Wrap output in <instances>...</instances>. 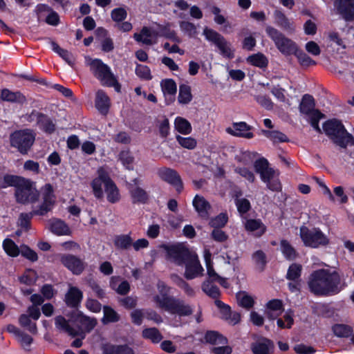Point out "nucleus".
Returning a JSON list of instances; mask_svg holds the SVG:
<instances>
[{
	"mask_svg": "<svg viewBox=\"0 0 354 354\" xmlns=\"http://www.w3.org/2000/svg\"><path fill=\"white\" fill-rule=\"evenodd\" d=\"M309 291L316 297H326L339 293L341 277L335 270L320 268L313 271L307 281Z\"/></svg>",
	"mask_w": 354,
	"mask_h": 354,
	"instance_id": "f257e3e1",
	"label": "nucleus"
},
{
	"mask_svg": "<svg viewBox=\"0 0 354 354\" xmlns=\"http://www.w3.org/2000/svg\"><path fill=\"white\" fill-rule=\"evenodd\" d=\"M97 175L91 182V187L95 198L97 200L103 199L102 185H104L107 201L111 204L119 202L121 198L120 190L106 169L100 167L97 170Z\"/></svg>",
	"mask_w": 354,
	"mask_h": 354,
	"instance_id": "f03ea898",
	"label": "nucleus"
},
{
	"mask_svg": "<svg viewBox=\"0 0 354 354\" xmlns=\"http://www.w3.org/2000/svg\"><path fill=\"white\" fill-rule=\"evenodd\" d=\"M41 203L32 212L28 213H21L18 219V225L25 232L31 228V220L33 216L46 215L51 212L56 204V196L54 194L53 187L50 183H46L41 189Z\"/></svg>",
	"mask_w": 354,
	"mask_h": 354,
	"instance_id": "7ed1b4c3",
	"label": "nucleus"
},
{
	"mask_svg": "<svg viewBox=\"0 0 354 354\" xmlns=\"http://www.w3.org/2000/svg\"><path fill=\"white\" fill-rule=\"evenodd\" d=\"M164 288H166V286L162 285L160 290V295H156L153 298L160 308L180 317L190 316L193 314L194 309L192 306L186 304L183 299L169 295V290L163 292Z\"/></svg>",
	"mask_w": 354,
	"mask_h": 354,
	"instance_id": "20e7f679",
	"label": "nucleus"
},
{
	"mask_svg": "<svg viewBox=\"0 0 354 354\" xmlns=\"http://www.w3.org/2000/svg\"><path fill=\"white\" fill-rule=\"evenodd\" d=\"M324 133L332 142L342 149L354 146V137L337 119H329L322 124Z\"/></svg>",
	"mask_w": 354,
	"mask_h": 354,
	"instance_id": "39448f33",
	"label": "nucleus"
},
{
	"mask_svg": "<svg viewBox=\"0 0 354 354\" xmlns=\"http://www.w3.org/2000/svg\"><path fill=\"white\" fill-rule=\"evenodd\" d=\"M90 67L93 75L100 81L102 85L113 87L116 92H120L121 85L107 64L100 59H94L91 61Z\"/></svg>",
	"mask_w": 354,
	"mask_h": 354,
	"instance_id": "423d86ee",
	"label": "nucleus"
},
{
	"mask_svg": "<svg viewBox=\"0 0 354 354\" xmlns=\"http://www.w3.org/2000/svg\"><path fill=\"white\" fill-rule=\"evenodd\" d=\"M9 140L12 148L16 149L19 153L25 156L28 153L35 142V134L29 129L15 130L10 134Z\"/></svg>",
	"mask_w": 354,
	"mask_h": 354,
	"instance_id": "0eeeda50",
	"label": "nucleus"
},
{
	"mask_svg": "<svg viewBox=\"0 0 354 354\" xmlns=\"http://www.w3.org/2000/svg\"><path fill=\"white\" fill-rule=\"evenodd\" d=\"M266 32L281 54L289 56L297 53L299 47L296 42L286 37L279 30L271 26H267Z\"/></svg>",
	"mask_w": 354,
	"mask_h": 354,
	"instance_id": "6e6552de",
	"label": "nucleus"
},
{
	"mask_svg": "<svg viewBox=\"0 0 354 354\" xmlns=\"http://www.w3.org/2000/svg\"><path fill=\"white\" fill-rule=\"evenodd\" d=\"M299 236L305 246L312 248L326 246L329 243V239L319 227L309 229L302 225L299 228Z\"/></svg>",
	"mask_w": 354,
	"mask_h": 354,
	"instance_id": "1a4fd4ad",
	"label": "nucleus"
},
{
	"mask_svg": "<svg viewBox=\"0 0 354 354\" xmlns=\"http://www.w3.org/2000/svg\"><path fill=\"white\" fill-rule=\"evenodd\" d=\"M158 248L165 251L167 260L179 266L184 265L193 255L189 248L180 243L175 244L162 243L159 245Z\"/></svg>",
	"mask_w": 354,
	"mask_h": 354,
	"instance_id": "9d476101",
	"label": "nucleus"
},
{
	"mask_svg": "<svg viewBox=\"0 0 354 354\" xmlns=\"http://www.w3.org/2000/svg\"><path fill=\"white\" fill-rule=\"evenodd\" d=\"M39 195L35 183L29 178H26L17 189H15V200L19 204H34L38 201Z\"/></svg>",
	"mask_w": 354,
	"mask_h": 354,
	"instance_id": "9b49d317",
	"label": "nucleus"
},
{
	"mask_svg": "<svg viewBox=\"0 0 354 354\" xmlns=\"http://www.w3.org/2000/svg\"><path fill=\"white\" fill-rule=\"evenodd\" d=\"M203 35L209 42L214 44L219 50L220 54L225 58L232 59L234 57V50L231 48L230 42L217 31L205 27Z\"/></svg>",
	"mask_w": 354,
	"mask_h": 354,
	"instance_id": "f8f14e48",
	"label": "nucleus"
},
{
	"mask_svg": "<svg viewBox=\"0 0 354 354\" xmlns=\"http://www.w3.org/2000/svg\"><path fill=\"white\" fill-rule=\"evenodd\" d=\"M158 174L163 181L173 186L178 194L183 192L184 189L183 182L180 176L175 169L162 167L158 170Z\"/></svg>",
	"mask_w": 354,
	"mask_h": 354,
	"instance_id": "ddd939ff",
	"label": "nucleus"
},
{
	"mask_svg": "<svg viewBox=\"0 0 354 354\" xmlns=\"http://www.w3.org/2000/svg\"><path fill=\"white\" fill-rule=\"evenodd\" d=\"M60 262L75 275L81 274L86 268V263L82 259L71 254H62Z\"/></svg>",
	"mask_w": 354,
	"mask_h": 354,
	"instance_id": "4468645a",
	"label": "nucleus"
},
{
	"mask_svg": "<svg viewBox=\"0 0 354 354\" xmlns=\"http://www.w3.org/2000/svg\"><path fill=\"white\" fill-rule=\"evenodd\" d=\"M334 6L346 21H354V0H334Z\"/></svg>",
	"mask_w": 354,
	"mask_h": 354,
	"instance_id": "2eb2a0df",
	"label": "nucleus"
},
{
	"mask_svg": "<svg viewBox=\"0 0 354 354\" xmlns=\"http://www.w3.org/2000/svg\"><path fill=\"white\" fill-rule=\"evenodd\" d=\"M83 299V292L76 286H70L64 296L66 305L71 308H78Z\"/></svg>",
	"mask_w": 354,
	"mask_h": 354,
	"instance_id": "dca6fc26",
	"label": "nucleus"
},
{
	"mask_svg": "<svg viewBox=\"0 0 354 354\" xmlns=\"http://www.w3.org/2000/svg\"><path fill=\"white\" fill-rule=\"evenodd\" d=\"M184 265L185 266V271L184 277L187 280H191L197 277L203 271L198 257L192 255Z\"/></svg>",
	"mask_w": 354,
	"mask_h": 354,
	"instance_id": "f3484780",
	"label": "nucleus"
},
{
	"mask_svg": "<svg viewBox=\"0 0 354 354\" xmlns=\"http://www.w3.org/2000/svg\"><path fill=\"white\" fill-rule=\"evenodd\" d=\"M274 349V342L267 337H261L251 344V351L253 354H272Z\"/></svg>",
	"mask_w": 354,
	"mask_h": 354,
	"instance_id": "a211bd4d",
	"label": "nucleus"
},
{
	"mask_svg": "<svg viewBox=\"0 0 354 354\" xmlns=\"http://www.w3.org/2000/svg\"><path fill=\"white\" fill-rule=\"evenodd\" d=\"M244 227L248 232H252L255 238L261 237L267 231L266 225L260 218L246 219Z\"/></svg>",
	"mask_w": 354,
	"mask_h": 354,
	"instance_id": "6ab92c4d",
	"label": "nucleus"
},
{
	"mask_svg": "<svg viewBox=\"0 0 354 354\" xmlns=\"http://www.w3.org/2000/svg\"><path fill=\"white\" fill-rule=\"evenodd\" d=\"M192 205L201 218L205 220L209 218L212 206L203 196L196 194L193 199Z\"/></svg>",
	"mask_w": 354,
	"mask_h": 354,
	"instance_id": "aec40b11",
	"label": "nucleus"
},
{
	"mask_svg": "<svg viewBox=\"0 0 354 354\" xmlns=\"http://www.w3.org/2000/svg\"><path fill=\"white\" fill-rule=\"evenodd\" d=\"M160 86L165 98L166 105H169L175 100L177 85L173 79H165L161 81Z\"/></svg>",
	"mask_w": 354,
	"mask_h": 354,
	"instance_id": "412c9836",
	"label": "nucleus"
},
{
	"mask_svg": "<svg viewBox=\"0 0 354 354\" xmlns=\"http://www.w3.org/2000/svg\"><path fill=\"white\" fill-rule=\"evenodd\" d=\"M1 100L3 102L23 105L27 102L26 97L20 91H12L8 88H3L0 93Z\"/></svg>",
	"mask_w": 354,
	"mask_h": 354,
	"instance_id": "4be33fe9",
	"label": "nucleus"
},
{
	"mask_svg": "<svg viewBox=\"0 0 354 354\" xmlns=\"http://www.w3.org/2000/svg\"><path fill=\"white\" fill-rule=\"evenodd\" d=\"M233 129L228 128L227 131L232 136L251 139L254 137V133L251 132L252 127L248 125L245 122H239L233 123Z\"/></svg>",
	"mask_w": 354,
	"mask_h": 354,
	"instance_id": "5701e85b",
	"label": "nucleus"
},
{
	"mask_svg": "<svg viewBox=\"0 0 354 354\" xmlns=\"http://www.w3.org/2000/svg\"><path fill=\"white\" fill-rule=\"evenodd\" d=\"M71 318L82 330L86 332L91 331L97 324V321L95 318H91L86 316L81 311L75 313L71 316Z\"/></svg>",
	"mask_w": 354,
	"mask_h": 354,
	"instance_id": "b1692460",
	"label": "nucleus"
},
{
	"mask_svg": "<svg viewBox=\"0 0 354 354\" xmlns=\"http://www.w3.org/2000/svg\"><path fill=\"white\" fill-rule=\"evenodd\" d=\"M111 106L110 98L107 94L102 89L96 93L95 106L97 111L103 115H106Z\"/></svg>",
	"mask_w": 354,
	"mask_h": 354,
	"instance_id": "393cba45",
	"label": "nucleus"
},
{
	"mask_svg": "<svg viewBox=\"0 0 354 354\" xmlns=\"http://www.w3.org/2000/svg\"><path fill=\"white\" fill-rule=\"evenodd\" d=\"M50 230L57 236L71 234V230L68 225L60 218H53L50 221Z\"/></svg>",
	"mask_w": 354,
	"mask_h": 354,
	"instance_id": "a878e982",
	"label": "nucleus"
},
{
	"mask_svg": "<svg viewBox=\"0 0 354 354\" xmlns=\"http://www.w3.org/2000/svg\"><path fill=\"white\" fill-rule=\"evenodd\" d=\"M283 301L279 299H273L266 304V314L269 319H274L283 311Z\"/></svg>",
	"mask_w": 354,
	"mask_h": 354,
	"instance_id": "bb28decb",
	"label": "nucleus"
},
{
	"mask_svg": "<svg viewBox=\"0 0 354 354\" xmlns=\"http://www.w3.org/2000/svg\"><path fill=\"white\" fill-rule=\"evenodd\" d=\"M129 191L133 204H145L148 202L149 194L140 187H133L131 185Z\"/></svg>",
	"mask_w": 354,
	"mask_h": 354,
	"instance_id": "cd10ccee",
	"label": "nucleus"
},
{
	"mask_svg": "<svg viewBox=\"0 0 354 354\" xmlns=\"http://www.w3.org/2000/svg\"><path fill=\"white\" fill-rule=\"evenodd\" d=\"M37 125L44 133L52 134L55 132L56 128L53 120L46 114L41 113L37 122Z\"/></svg>",
	"mask_w": 354,
	"mask_h": 354,
	"instance_id": "c85d7f7f",
	"label": "nucleus"
},
{
	"mask_svg": "<svg viewBox=\"0 0 354 354\" xmlns=\"http://www.w3.org/2000/svg\"><path fill=\"white\" fill-rule=\"evenodd\" d=\"M204 340L212 345L227 344V339L216 330H207L204 335Z\"/></svg>",
	"mask_w": 354,
	"mask_h": 354,
	"instance_id": "c756f323",
	"label": "nucleus"
},
{
	"mask_svg": "<svg viewBox=\"0 0 354 354\" xmlns=\"http://www.w3.org/2000/svg\"><path fill=\"white\" fill-rule=\"evenodd\" d=\"M102 351L103 354H129L131 347L127 344L123 345H114L111 343L104 344L102 346Z\"/></svg>",
	"mask_w": 354,
	"mask_h": 354,
	"instance_id": "7c9ffc66",
	"label": "nucleus"
},
{
	"mask_svg": "<svg viewBox=\"0 0 354 354\" xmlns=\"http://www.w3.org/2000/svg\"><path fill=\"white\" fill-rule=\"evenodd\" d=\"M246 61L250 65L261 69L266 68L269 64L268 57L260 52L248 56Z\"/></svg>",
	"mask_w": 354,
	"mask_h": 354,
	"instance_id": "2f4dec72",
	"label": "nucleus"
},
{
	"mask_svg": "<svg viewBox=\"0 0 354 354\" xmlns=\"http://www.w3.org/2000/svg\"><path fill=\"white\" fill-rule=\"evenodd\" d=\"M44 39L48 41L51 45L52 50L58 54L64 60H65L68 64H73V57L71 52L68 50L62 48L57 42L53 41L49 37H45Z\"/></svg>",
	"mask_w": 354,
	"mask_h": 354,
	"instance_id": "473e14b6",
	"label": "nucleus"
},
{
	"mask_svg": "<svg viewBox=\"0 0 354 354\" xmlns=\"http://www.w3.org/2000/svg\"><path fill=\"white\" fill-rule=\"evenodd\" d=\"M261 133L264 136L270 140L273 145L288 142L290 141L288 137L285 133L278 130L262 129Z\"/></svg>",
	"mask_w": 354,
	"mask_h": 354,
	"instance_id": "72a5a7b5",
	"label": "nucleus"
},
{
	"mask_svg": "<svg viewBox=\"0 0 354 354\" xmlns=\"http://www.w3.org/2000/svg\"><path fill=\"white\" fill-rule=\"evenodd\" d=\"M118 160L121 162L125 169H133L135 158L129 149L121 150L118 155Z\"/></svg>",
	"mask_w": 354,
	"mask_h": 354,
	"instance_id": "f704fd0d",
	"label": "nucleus"
},
{
	"mask_svg": "<svg viewBox=\"0 0 354 354\" xmlns=\"http://www.w3.org/2000/svg\"><path fill=\"white\" fill-rule=\"evenodd\" d=\"M280 249L285 259L288 261H294L298 256V253L294 247L286 239L280 241Z\"/></svg>",
	"mask_w": 354,
	"mask_h": 354,
	"instance_id": "c9c22d12",
	"label": "nucleus"
},
{
	"mask_svg": "<svg viewBox=\"0 0 354 354\" xmlns=\"http://www.w3.org/2000/svg\"><path fill=\"white\" fill-rule=\"evenodd\" d=\"M315 107L314 97L310 94L304 95L299 104V111L304 115L309 114L315 109Z\"/></svg>",
	"mask_w": 354,
	"mask_h": 354,
	"instance_id": "e433bc0d",
	"label": "nucleus"
},
{
	"mask_svg": "<svg viewBox=\"0 0 354 354\" xmlns=\"http://www.w3.org/2000/svg\"><path fill=\"white\" fill-rule=\"evenodd\" d=\"M153 32L149 27L144 26L138 33H134L133 38L138 42H141L146 45H151Z\"/></svg>",
	"mask_w": 354,
	"mask_h": 354,
	"instance_id": "4c0bfd02",
	"label": "nucleus"
},
{
	"mask_svg": "<svg viewBox=\"0 0 354 354\" xmlns=\"http://www.w3.org/2000/svg\"><path fill=\"white\" fill-rule=\"evenodd\" d=\"M174 128L183 135H188L192 131L191 123L187 119L180 116L175 118Z\"/></svg>",
	"mask_w": 354,
	"mask_h": 354,
	"instance_id": "58836bf2",
	"label": "nucleus"
},
{
	"mask_svg": "<svg viewBox=\"0 0 354 354\" xmlns=\"http://www.w3.org/2000/svg\"><path fill=\"white\" fill-rule=\"evenodd\" d=\"M212 283L209 280L203 281L201 286L202 290L210 298L215 300L218 299L221 295V290L217 286L212 284Z\"/></svg>",
	"mask_w": 354,
	"mask_h": 354,
	"instance_id": "ea45409f",
	"label": "nucleus"
},
{
	"mask_svg": "<svg viewBox=\"0 0 354 354\" xmlns=\"http://www.w3.org/2000/svg\"><path fill=\"white\" fill-rule=\"evenodd\" d=\"M26 178L12 174H5L3 178V183L1 187L6 188L8 187H14L17 189L20 185L25 180Z\"/></svg>",
	"mask_w": 354,
	"mask_h": 354,
	"instance_id": "a19ab883",
	"label": "nucleus"
},
{
	"mask_svg": "<svg viewBox=\"0 0 354 354\" xmlns=\"http://www.w3.org/2000/svg\"><path fill=\"white\" fill-rule=\"evenodd\" d=\"M115 247L118 250H127L133 244V239L129 234L116 235L113 240Z\"/></svg>",
	"mask_w": 354,
	"mask_h": 354,
	"instance_id": "79ce46f5",
	"label": "nucleus"
},
{
	"mask_svg": "<svg viewBox=\"0 0 354 354\" xmlns=\"http://www.w3.org/2000/svg\"><path fill=\"white\" fill-rule=\"evenodd\" d=\"M332 331L338 337L347 338L353 333V328L344 324H335L332 326Z\"/></svg>",
	"mask_w": 354,
	"mask_h": 354,
	"instance_id": "37998d69",
	"label": "nucleus"
},
{
	"mask_svg": "<svg viewBox=\"0 0 354 354\" xmlns=\"http://www.w3.org/2000/svg\"><path fill=\"white\" fill-rule=\"evenodd\" d=\"M236 297L239 306L245 309H250L254 305V299L245 291H239L236 293Z\"/></svg>",
	"mask_w": 354,
	"mask_h": 354,
	"instance_id": "c03bdc74",
	"label": "nucleus"
},
{
	"mask_svg": "<svg viewBox=\"0 0 354 354\" xmlns=\"http://www.w3.org/2000/svg\"><path fill=\"white\" fill-rule=\"evenodd\" d=\"M3 248L6 253L11 257H17L20 254L21 246L18 245L10 239H6L3 241Z\"/></svg>",
	"mask_w": 354,
	"mask_h": 354,
	"instance_id": "a18cd8bd",
	"label": "nucleus"
},
{
	"mask_svg": "<svg viewBox=\"0 0 354 354\" xmlns=\"http://www.w3.org/2000/svg\"><path fill=\"white\" fill-rule=\"evenodd\" d=\"M301 273L302 266L299 263H293L289 266L286 278L289 281L301 280Z\"/></svg>",
	"mask_w": 354,
	"mask_h": 354,
	"instance_id": "49530a36",
	"label": "nucleus"
},
{
	"mask_svg": "<svg viewBox=\"0 0 354 354\" xmlns=\"http://www.w3.org/2000/svg\"><path fill=\"white\" fill-rule=\"evenodd\" d=\"M274 16L276 20L277 25L281 28L282 29L286 30H290L294 29L292 24L290 22L288 17L281 11L276 10L274 12Z\"/></svg>",
	"mask_w": 354,
	"mask_h": 354,
	"instance_id": "de8ad7c7",
	"label": "nucleus"
},
{
	"mask_svg": "<svg viewBox=\"0 0 354 354\" xmlns=\"http://www.w3.org/2000/svg\"><path fill=\"white\" fill-rule=\"evenodd\" d=\"M142 335L145 339H150L153 344L159 343L163 338L160 332L155 327L145 328Z\"/></svg>",
	"mask_w": 354,
	"mask_h": 354,
	"instance_id": "09e8293b",
	"label": "nucleus"
},
{
	"mask_svg": "<svg viewBox=\"0 0 354 354\" xmlns=\"http://www.w3.org/2000/svg\"><path fill=\"white\" fill-rule=\"evenodd\" d=\"M103 311L104 317L102 318V322L104 324L118 322L120 319V315L109 306H104Z\"/></svg>",
	"mask_w": 354,
	"mask_h": 354,
	"instance_id": "8fccbe9b",
	"label": "nucleus"
},
{
	"mask_svg": "<svg viewBox=\"0 0 354 354\" xmlns=\"http://www.w3.org/2000/svg\"><path fill=\"white\" fill-rule=\"evenodd\" d=\"M178 102L182 104H187L192 100L191 87L185 84H182L179 86Z\"/></svg>",
	"mask_w": 354,
	"mask_h": 354,
	"instance_id": "3c124183",
	"label": "nucleus"
},
{
	"mask_svg": "<svg viewBox=\"0 0 354 354\" xmlns=\"http://www.w3.org/2000/svg\"><path fill=\"white\" fill-rule=\"evenodd\" d=\"M18 279L21 283L31 286L37 281V272L32 269H27Z\"/></svg>",
	"mask_w": 354,
	"mask_h": 354,
	"instance_id": "603ef678",
	"label": "nucleus"
},
{
	"mask_svg": "<svg viewBox=\"0 0 354 354\" xmlns=\"http://www.w3.org/2000/svg\"><path fill=\"white\" fill-rule=\"evenodd\" d=\"M228 222V216L227 213H220L218 215L213 217L209 221L210 227L214 229H221L225 227Z\"/></svg>",
	"mask_w": 354,
	"mask_h": 354,
	"instance_id": "864d4df0",
	"label": "nucleus"
},
{
	"mask_svg": "<svg viewBox=\"0 0 354 354\" xmlns=\"http://www.w3.org/2000/svg\"><path fill=\"white\" fill-rule=\"evenodd\" d=\"M136 75L141 80H151L153 78L150 68L147 65L137 64L135 68Z\"/></svg>",
	"mask_w": 354,
	"mask_h": 354,
	"instance_id": "5fc2aeb1",
	"label": "nucleus"
},
{
	"mask_svg": "<svg viewBox=\"0 0 354 354\" xmlns=\"http://www.w3.org/2000/svg\"><path fill=\"white\" fill-rule=\"evenodd\" d=\"M294 55L297 58L299 64L303 66L308 67L310 66L315 65L317 64L315 60H313L309 55H308L299 48L297 49V53H295Z\"/></svg>",
	"mask_w": 354,
	"mask_h": 354,
	"instance_id": "6e6d98bb",
	"label": "nucleus"
},
{
	"mask_svg": "<svg viewBox=\"0 0 354 354\" xmlns=\"http://www.w3.org/2000/svg\"><path fill=\"white\" fill-rule=\"evenodd\" d=\"M160 32L162 37L170 39L172 41L176 43H180L181 41L175 30L171 29V25L169 23L160 28Z\"/></svg>",
	"mask_w": 354,
	"mask_h": 354,
	"instance_id": "4d7b16f0",
	"label": "nucleus"
},
{
	"mask_svg": "<svg viewBox=\"0 0 354 354\" xmlns=\"http://www.w3.org/2000/svg\"><path fill=\"white\" fill-rule=\"evenodd\" d=\"M176 139L182 147L189 150L195 149L197 145L196 140L192 137H183L176 135Z\"/></svg>",
	"mask_w": 354,
	"mask_h": 354,
	"instance_id": "13d9d810",
	"label": "nucleus"
},
{
	"mask_svg": "<svg viewBox=\"0 0 354 354\" xmlns=\"http://www.w3.org/2000/svg\"><path fill=\"white\" fill-rule=\"evenodd\" d=\"M234 203L241 216L247 214L252 208L250 201L245 198H236Z\"/></svg>",
	"mask_w": 354,
	"mask_h": 354,
	"instance_id": "bf43d9fd",
	"label": "nucleus"
},
{
	"mask_svg": "<svg viewBox=\"0 0 354 354\" xmlns=\"http://www.w3.org/2000/svg\"><path fill=\"white\" fill-rule=\"evenodd\" d=\"M20 254L31 262H35L38 260L37 252L26 244L21 245Z\"/></svg>",
	"mask_w": 354,
	"mask_h": 354,
	"instance_id": "052dcab7",
	"label": "nucleus"
},
{
	"mask_svg": "<svg viewBox=\"0 0 354 354\" xmlns=\"http://www.w3.org/2000/svg\"><path fill=\"white\" fill-rule=\"evenodd\" d=\"M214 304L216 306L219 308L220 313L222 315V318L225 320H229L232 311L230 306L220 299H216L214 301Z\"/></svg>",
	"mask_w": 354,
	"mask_h": 354,
	"instance_id": "680f3d73",
	"label": "nucleus"
},
{
	"mask_svg": "<svg viewBox=\"0 0 354 354\" xmlns=\"http://www.w3.org/2000/svg\"><path fill=\"white\" fill-rule=\"evenodd\" d=\"M87 284L88 287L95 293V296L102 299L105 297V291L104 289H102L97 281L93 279H90L87 281Z\"/></svg>",
	"mask_w": 354,
	"mask_h": 354,
	"instance_id": "e2e57ef3",
	"label": "nucleus"
},
{
	"mask_svg": "<svg viewBox=\"0 0 354 354\" xmlns=\"http://www.w3.org/2000/svg\"><path fill=\"white\" fill-rule=\"evenodd\" d=\"M111 17L113 21L122 22L127 18V12L123 8H116L111 11Z\"/></svg>",
	"mask_w": 354,
	"mask_h": 354,
	"instance_id": "0e129e2a",
	"label": "nucleus"
},
{
	"mask_svg": "<svg viewBox=\"0 0 354 354\" xmlns=\"http://www.w3.org/2000/svg\"><path fill=\"white\" fill-rule=\"evenodd\" d=\"M180 28L182 31L187 33L190 37H194L197 33L196 26L189 21H180Z\"/></svg>",
	"mask_w": 354,
	"mask_h": 354,
	"instance_id": "69168bd1",
	"label": "nucleus"
},
{
	"mask_svg": "<svg viewBox=\"0 0 354 354\" xmlns=\"http://www.w3.org/2000/svg\"><path fill=\"white\" fill-rule=\"evenodd\" d=\"M252 259L257 266L261 268L262 270L264 269L267 263V260L266 255L263 251L259 250L254 252L252 254Z\"/></svg>",
	"mask_w": 354,
	"mask_h": 354,
	"instance_id": "338daca9",
	"label": "nucleus"
},
{
	"mask_svg": "<svg viewBox=\"0 0 354 354\" xmlns=\"http://www.w3.org/2000/svg\"><path fill=\"white\" fill-rule=\"evenodd\" d=\"M236 174H239L243 178L248 180L250 183H254L255 180V176L254 173L247 167H238L234 169Z\"/></svg>",
	"mask_w": 354,
	"mask_h": 354,
	"instance_id": "774afa93",
	"label": "nucleus"
}]
</instances>
